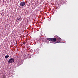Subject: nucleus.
I'll list each match as a JSON object with an SVG mask.
<instances>
[{"instance_id":"4","label":"nucleus","mask_w":78,"mask_h":78,"mask_svg":"<svg viewBox=\"0 0 78 78\" xmlns=\"http://www.w3.org/2000/svg\"><path fill=\"white\" fill-rule=\"evenodd\" d=\"M51 41H52L53 42H55L56 41V38H51Z\"/></svg>"},{"instance_id":"8","label":"nucleus","mask_w":78,"mask_h":78,"mask_svg":"<svg viewBox=\"0 0 78 78\" xmlns=\"http://www.w3.org/2000/svg\"><path fill=\"white\" fill-rule=\"evenodd\" d=\"M19 66H20V64H19V63L17 64V67H19Z\"/></svg>"},{"instance_id":"9","label":"nucleus","mask_w":78,"mask_h":78,"mask_svg":"<svg viewBox=\"0 0 78 78\" xmlns=\"http://www.w3.org/2000/svg\"><path fill=\"white\" fill-rule=\"evenodd\" d=\"M3 78H5V77L3 76Z\"/></svg>"},{"instance_id":"1","label":"nucleus","mask_w":78,"mask_h":78,"mask_svg":"<svg viewBox=\"0 0 78 78\" xmlns=\"http://www.w3.org/2000/svg\"><path fill=\"white\" fill-rule=\"evenodd\" d=\"M14 62V59L12 58L10 59L8 61V63L9 64Z\"/></svg>"},{"instance_id":"3","label":"nucleus","mask_w":78,"mask_h":78,"mask_svg":"<svg viewBox=\"0 0 78 78\" xmlns=\"http://www.w3.org/2000/svg\"><path fill=\"white\" fill-rule=\"evenodd\" d=\"M61 38L58 37V38L57 39H56L57 42H55L56 43H59V42H60V41H61Z\"/></svg>"},{"instance_id":"7","label":"nucleus","mask_w":78,"mask_h":78,"mask_svg":"<svg viewBox=\"0 0 78 78\" xmlns=\"http://www.w3.org/2000/svg\"><path fill=\"white\" fill-rule=\"evenodd\" d=\"M26 43V42H25V41H24L23 42V44H25Z\"/></svg>"},{"instance_id":"6","label":"nucleus","mask_w":78,"mask_h":78,"mask_svg":"<svg viewBox=\"0 0 78 78\" xmlns=\"http://www.w3.org/2000/svg\"><path fill=\"white\" fill-rule=\"evenodd\" d=\"M47 39L48 41H51V38H47Z\"/></svg>"},{"instance_id":"10","label":"nucleus","mask_w":78,"mask_h":78,"mask_svg":"<svg viewBox=\"0 0 78 78\" xmlns=\"http://www.w3.org/2000/svg\"><path fill=\"white\" fill-rule=\"evenodd\" d=\"M17 42H16V45H17Z\"/></svg>"},{"instance_id":"5","label":"nucleus","mask_w":78,"mask_h":78,"mask_svg":"<svg viewBox=\"0 0 78 78\" xmlns=\"http://www.w3.org/2000/svg\"><path fill=\"white\" fill-rule=\"evenodd\" d=\"M9 55H6L5 56V59H7V58H9Z\"/></svg>"},{"instance_id":"2","label":"nucleus","mask_w":78,"mask_h":78,"mask_svg":"<svg viewBox=\"0 0 78 78\" xmlns=\"http://www.w3.org/2000/svg\"><path fill=\"white\" fill-rule=\"evenodd\" d=\"M25 5V2H21L20 3V6H24Z\"/></svg>"}]
</instances>
